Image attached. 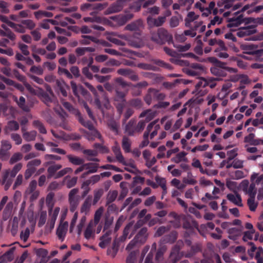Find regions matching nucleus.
<instances>
[{
    "instance_id": "nucleus-26",
    "label": "nucleus",
    "mask_w": 263,
    "mask_h": 263,
    "mask_svg": "<svg viewBox=\"0 0 263 263\" xmlns=\"http://www.w3.org/2000/svg\"><path fill=\"white\" fill-rule=\"evenodd\" d=\"M215 79H210L209 80H206L205 79H202L198 83L196 84V87L197 88L202 87L204 88L207 86H210L211 88H213L215 87L216 83H213V81Z\"/></svg>"
},
{
    "instance_id": "nucleus-47",
    "label": "nucleus",
    "mask_w": 263,
    "mask_h": 263,
    "mask_svg": "<svg viewBox=\"0 0 263 263\" xmlns=\"http://www.w3.org/2000/svg\"><path fill=\"white\" fill-rule=\"evenodd\" d=\"M152 93V97L154 100H163L165 98V95L162 92H160L159 90L154 89L150 88Z\"/></svg>"
},
{
    "instance_id": "nucleus-35",
    "label": "nucleus",
    "mask_w": 263,
    "mask_h": 263,
    "mask_svg": "<svg viewBox=\"0 0 263 263\" xmlns=\"http://www.w3.org/2000/svg\"><path fill=\"white\" fill-rule=\"evenodd\" d=\"M131 140L126 136H123L122 141V147L125 153H129L131 151Z\"/></svg>"
},
{
    "instance_id": "nucleus-18",
    "label": "nucleus",
    "mask_w": 263,
    "mask_h": 263,
    "mask_svg": "<svg viewBox=\"0 0 263 263\" xmlns=\"http://www.w3.org/2000/svg\"><path fill=\"white\" fill-rule=\"evenodd\" d=\"M134 16L132 13H126L125 14L118 15L112 17V19L117 22V23L122 26L124 25L128 21L132 19Z\"/></svg>"
},
{
    "instance_id": "nucleus-49",
    "label": "nucleus",
    "mask_w": 263,
    "mask_h": 263,
    "mask_svg": "<svg viewBox=\"0 0 263 263\" xmlns=\"http://www.w3.org/2000/svg\"><path fill=\"white\" fill-rule=\"evenodd\" d=\"M10 27L14 29V30L20 33H24L26 32V28L23 26V24H16L13 22L10 23Z\"/></svg>"
},
{
    "instance_id": "nucleus-17",
    "label": "nucleus",
    "mask_w": 263,
    "mask_h": 263,
    "mask_svg": "<svg viewBox=\"0 0 263 263\" xmlns=\"http://www.w3.org/2000/svg\"><path fill=\"white\" fill-rule=\"evenodd\" d=\"M165 17L159 16L157 18H154L152 16H148L147 23L151 27H160L163 25L165 22Z\"/></svg>"
},
{
    "instance_id": "nucleus-3",
    "label": "nucleus",
    "mask_w": 263,
    "mask_h": 263,
    "mask_svg": "<svg viewBox=\"0 0 263 263\" xmlns=\"http://www.w3.org/2000/svg\"><path fill=\"white\" fill-rule=\"evenodd\" d=\"M183 246L184 242L182 240H179L172 248L169 256L171 263H177L183 256L185 257V251H180Z\"/></svg>"
},
{
    "instance_id": "nucleus-46",
    "label": "nucleus",
    "mask_w": 263,
    "mask_h": 263,
    "mask_svg": "<svg viewBox=\"0 0 263 263\" xmlns=\"http://www.w3.org/2000/svg\"><path fill=\"white\" fill-rule=\"evenodd\" d=\"M211 72L213 74L219 77H225L227 74L224 69L214 66L211 68Z\"/></svg>"
},
{
    "instance_id": "nucleus-29",
    "label": "nucleus",
    "mask_w": 263,
    "mask_h": 263,
    "mask_svg": "<svg viewBox=\"0 0 263 263\" xmlns=\"http://www.w3.org/2000/svg\"><path fill=\"white\" fill-rule=\"evenodd\" d=\"M227 198L229 201L239 206H242L243 204L241 202V198L239 194H237L235 196L233 194H228L227 196Z\"/></svg>"
},
{
    "instance_id": "nucleus-53",
    "label": "nucleus",
    "mask_w": 263,
    "mask_h": 263,
    "mask_svg": "<svg viewBox=\"0 0 263 263\" xmlns=\"http://www.w3.org/2000/svg\"><path fill=\"white\" fill-rule=\"evenodd\" d=\"M104 194V190L102 189H99L95 190L93 191L94 197L93 199V204L95 205L97 203L99 200Z\"/></svg>"
},
{
    "instance_id": "nucleus-24",
    "label": "nucleus",
    "mask_w": 263,
    "mask_h": 263,
    "mask_svg": "<svg viewBox=\"0 0 263 263\" xmlns=\"http://www.w3.org/2000/svg\"><path fill=\"white\" fill-rule=\"evenodd\" d=\"M143 27V22L141 19L137 20L129 24L126 27L125 29L129 31H137Z\"/></svg>"
},
{
    "instance_id": "nucleus-62",
    "label": "nucleus",
    "mask_w": 263,
    "mask_h": 263,
    "mask_svg": "<svg viewBox=\"0 0 263 263\" xmlns=\"http://www.w3.org/2000/svg\"><path fill=\"white\" fill-rule=\"evenodd\" d=\"M72 172V169L70 167H65L64 169L59 171L55 174V176H54V179H58L62 177L63 176H65L66 174H67L68 173H70Z\"/></svg>"
},
{
    "instance_id": "nucleus-20",
    "label": "nucleus",
    "mask_w": 263,
    "mask_h": 263,
    "mask_svg": "<svg viewBox=\"0 0 263 263\" xmlns=\"http://www.w3.org/2000/svg\"><path fill=\"white\" fill-rule=\"evenodd\" d=\"M178 234L176 231H173L168 234L164 235L161 239L162 243H173L177 239Z\"/></svg>"
},
{
    "instance_id": "nucleus-61",
    "label": "nucleus",
    "mask_w": 263,
    "mask_h": 263,
    "mask_svg": "<svg viewBox=\"0 0 263 263\" xmlns=\"http://www.w3.org/2000/svg\"><path fill=\"white\" fill-rule=\"evenodd\" d=\"M255 197H249L247 200V204L251 211H255L257 206V203L255 202Z\"/></svg>"
},
{
    "instance_id": "nucleus-37",
    "label": "nucleus",
    "mask_w": 263,
    "mask_h": 263,
    "mask_svg": "<svg viewBox=\"0 0 263 263\" xmlns=\"http://www.w3.org/2000/svg\"><path fill=\"white\" fill-rule=\"evenodd\" d=\"M66 157L69 161L73 165H80L84 163V160L83 158L72 155H68Z\"/></svg>"
},
{
    "instance_id": "nucleus-4",
    "label": "nucleus",
    "mask_w": 263,
    "mask_h": 263,
    "mask_svg": "<svg viewBox=\"0 0 263 263\" xmlns=\"http://www.w3.org/2000/svg\"><path fill=\"white\" fill-rule=\"evenodd\" d=\"M147 229L145 227L142 228L135 236L133 240H132L127 246L126 250L132 249L137 243L142 244L144 243L146 240L147 234Z\"/></svg>"
},
{
    "instance_id": "nucleus-16",
    "label": "nucleus",
    "mask_w": 263,
    "mask_h": 263,
    "mask_svg": "<svg viewBox=\"0 0 263 263\" xmlns=\"http://www.w3.org/2000/svg\"><path fill=\"white\" fill-rule=\"evenodd\" d=\"M257 46L251 44H243L241 46V48L244 51L243 53L248 54L255 55V54H259L261 50L257 49Z\"/></svg>"
},
{
    "instance_id": "nucleus-7",
    "label": "nucleus",
    "mask_w": 263,
    "mask_h": 263,
    "mask_svg": "<svg viewBox=\"0 0 263 263\" xmlns=\"http://www.w3.org/2000/svg\"><path fill=\"white\" fill-rule=\"evenodd\" d=\"M79 189L74 188L72 189L68 194L69 210L72 213L76 210L79 204V196L77 195Z\"/></svg>"
},
{
    "instance_id": "nucleus-2",
    "label": "nucleus",
    "mask_w": 263,
    "mask_h": 263,
    "mask_svg": "<svg viewBox=\"0 0 263 263\" xmlns=\"http://www.w3.org/2000/svg\"><path fill=\"white\" fill-rule=\"evenodd\" d=\"M132 225L128 224L124 229L123 235L119 238H116L112 243V247L108 249L107 254L114 257L118 251L120 242H123L126 239Z\"/></svg>"
},
{
    "instance_id": "nucleus-57",
    "label": "nucleus",
    "mask_w": 263,
    "mask_h": 263,
    "mask_svg": "<svg viewBox=\"0 0 263 263\" xmlns=\"http://www.w3.org/2000/svg\"><path fill=\"white\" fill-rule=\"evenodd\" d=\"M33 125L36 128H37L39 132L43 134H45L47 133V130L43 124V123L39 120H34L33 122Z\"/></svg>"
},
{
    "instance_id": "nucleus-28",
    "label": "nucleus",
    "mask_w": 263,
    "mask_h": 263,
    "mask_svg": "<svg viewBox=\"0 0 263 263\" xmlns=\"http://www.w3.org/2000/svg\"><path fill=\"white\" fill-rule=\"evenodd\" d=\"M87 139L89 140H94L96 138H98L101 142H104L103 138L100 133L95 128L90 130L87 133Z\"/></svg>"
},
{
    "instance_id": "nucleus-41",
    "label": "nucleus",
    "mask_w": 263,
    "mask_h": 263,
    "mask_svg": "<svg viewBox=\"0 0 263 263\" xmlns=\"http://www.w3.org/2000/svg\"><path fill=\"white\" fill-rule=\"evenodd\" d=\"M54 197V193L53 192L49 193L46 197V203L48 207V212L50 214L51 211H52V208L53 207L54 202H53V198Z\"/></svg>"
},
{
    "instance_id": "nucleus-9",
    "label": "nucleus",
    "mask_w": 263,
    "mask_h": 263,
    "mask_svg": "<svg viewBox=\"0 0 263 263\" xmlns=\"http://www.w3.org/2000/svg\"><path fill=\"white\" fill-rule=\"evenodd\" d=\"M107 6L106 4H89L85 3L81 6V10L82 11H86L87 10H93L94 11L91 12V15H94L97 13V11H101L103 10Z\"/></svg>"
},
{
    "instance_id": "nucleus-22",
    "label": "nucleus",
    "mask_w": 263,
    "mask_h": 263,
    "mask_svg": "<svg viewBox=\"0 0 263 263\" xmlns=\"http://www.w3.org/2000/svg\"><path fill=\"white\" fill-rule=\"evenodd\" d=\"M76 116H77L79 122L85 127L91 130L95 128L92 122L90 121H85L82 116L81 112L79 110H76Z\"/></svg>"
},
{
    "instance_id": "nucleus-11",
    "label": "nucleus",
    "mask_w": 263,
    "mask_h": 263,
    "mask_svg": "<svg viewBox=\"0 0 263 263\" xmlns=\"http://www.w3.org/2000/svg\"><path fill=\"white\" fill-rule=\"evenodd\" d=\"M203 70L204 68L201 64L191 63L189 65V68L186 70L185 72L189 76H199Z\"/></svg>"
},
{
    "instance_id": "nucleus-54",
    "label": "nucleus",
    "mask_w": 263,
    "mask_h": 263,
    "mask_svg": "<svg viewBox=\"0 0 263 263\" xmlns=\"http://www.w3.org/2000/svg\"><path fill=\"white\" fill-rule=\"evenodd\" d=\"M21 24L25 26V28L32 30L36 26V24L32 20H23Z\"/></svg>"
},
{
    "instance_id": "nucleus-42",
    "label": "nucleus",
    "mask_w": 263,
    "mask_h": 263,
    "mask_svg": "<svg viewBox=\"0 0 263 263\" xmlns=\"http://www.w3.org/2000/svg\"><path fill=\"white\" fill-rule=\"evenodd\" d=\"M95 51V49L93 47H78L76 49L75 52L77 57L84 55L86 52H92Z\"/></svg>"
},
{
    "instance_id": "nucleus-34",
    "label": "nucleus",
    "mask_w": 263,
    "mask_h": 263,
    "mask_svg": "<svg viewBox=\"0 0 263 263\" xmlns=\"http://www.w3.org/2000/svg\"><path fill=\"white\" fill-rule=\"evenodd\" d=\"M156 116V112L153 111L151 109H147L142 111L140 116L139 118H143L146 117L145 121L148 122L152 120Z\"/></svg>"
},
{
    "instance_id": "nucleus-55",
    "label": "nucleus",
    "mask_w": 263,
    "mask_h": 263,
    "mask_svg": "<svg viewBox=\"0 0 263 263\" xmlns=\"http://www.w3.org/2000/svg\"><path fill=\"white\" fill-rule=\"evenodd\" d=\"M93 147L96 150H98V152L100 153L106 154L109 152L108 148L103 145L102 143H96L93 144Z\"/></svg>"
},
{
    "instance_id": "nucleus-30",
    "label": "nucleus",
    "mask_w": 263,
    "mask_h": 263,
    "mask_svg": "<svg viewBox=\"0 0 263 263\" xmlns=\"http://www.w3.org/2000/svg\"><path fill=\"white\" fill-rule=\"evenodd\" d=\"M182 227L183 229L189 230L191 232H193L194 229H197L198 231V224L196 221H189L185 220L183 222Z\"/></svg>"
},
{
    "instance_id": "nucleus-60",
    "label": "nucleus",
    "mask_w": 263,
    "mask_h": 263,
    "mask_svg": "<svg viewBox=\"0 0 263 263\" xmlns=\"http://www.w3.org/2000/svg\"><path fill=\"white\" fill-rule=\"evenodd\" d=\"M128 104L130 106L136 108H140L142 106V102L140 99L135 98L129 101Z\"/></svg>"
},
{
    "instance_id": "nucleus-63",
    "label": "nucleus",
    "mask_w": 263,
    "mask_h": 263,
    "mask_svg": "<svg viewBox=\"0 0 263 263\" xmlns=\"http://www.w3.org/2000/svg\"><path fill=\"white\" fill-rule=\"evenodd\" d=\"M138 253V251L131 252L126 258V263H135Z\"/></svg>"
},
{
    "instance_id": "nucleus-43",
    "label": "nucleus",
    "mask_w": 263,
    "mask_h": 263,
    "mask_svg": "<svg viewBox=\"0 0 263 263\" xmlns=\"http://www.w3.org/2000/svg\"><path fill=\"white\" fill-rule=\"evenodd\" d=\"M18 129V123L14 120H12L8 122L7 125L5 128V131L6 133H7L8 130L16 131Z\"/></svg>"
},
{
    "instance_id": "nucleus-1",
    "label": "nucleus",
    "mask_w": 263,
    "mask_h": 263,
    "mask_svg": "<svg viewBox=\"0 0 263 263\" xmlns=\"http://www.w3.org/2000/svg\"><path fill=\"white\" fill-rule=\"evenodd\" d=\"M152 40L156 43L163 45L165 43L168 44L173 43L172 35L164 28H159L156 33L152 36Z\"/></svg>"
},
{
    "instance_id": "nucleus-25",
    "label": "nucleus",
    "mask_w": 263,
    "mask_h": 263,
    "mask_svg": "<svg viewBox=\"0 0 263 263\" xmlns=\"http://www.w3.org/2000/svg\"><path fill=\"white\" fill-rule=\"evenodd\" d=\"M55 87L58 92H60L63 97H67L66 88L68 86L63 80L56 81Z\"/></svg>"
},
{
    "instance_id": "nucleus-12",
    "label": "nucleus",
    "mask_w": 263,
    "mask_h": 263,
    "mask_svg": "<svg viewBox=\"0 0 263 263\" xmlns=\"http://www.w3.org/2000/svg\"><path fill=\"white\" fill-rule=\"evenodd\" d=\"M109 224L105 222L104 227V231L106 230L105 234L100 238V242L99 243V247L101 248H105L110 242L111 238L109 237L111 234V231L108 230Z\"/></svg>"
},
{
    "instance_id": "nucleus-59",
    "label": "nucleus",
    "mask_w": 263,
    "mask_h": 263,
    "mask_svg": "<svg viewBox=\"0 0 263 263\" xmlns=\"http://www.w3.org/2000/svg\"><path fill=\"white\" fill-rule=\"evenodd\" d=\"M83 39L80 42L82 45H88L91 42H96V38L89 35H82Z\"/></svg>"
},
{
    "instance_id": "nucleus-50",
    "label": "nucleus",
    "mask_w": 263,
    "mask_h": 263,
    "mask_svg": "<svg viewBox=\"0 0 263 263\" xmlns=\"http://www.w3.org/2000/svg\"><path fill=\"white\" fill-rule=\"evenodd\" d=\"M202 24V22H200L197 23L193 29H192L191 30H184L183 33H184L185 36H190L193 37L196 35V30L199 26H201Z\"/></svg>"
},
{
    "instance_id": "nucleus-33",
    "label": "nucleus",
    "mask_w": 263,
    "mask_h": 263,
    "mask_svg": "<svg viewBox=\"0 0 263 263\" xmlns=\"http://www.w3.org/2000/svg\"><path fill=\"white\" fill-rule=\"evenodd\" d=\"M115 95L114 100L117 101H125L126 93L123 91H120L118 86L116 85L115 87Z\"/></svg>"
},
{
    "instance_id": "nucleus-23",
    "label": "nucleus",
    "mask_w": 263,
    "mask_h": 263,
    "mask_svg": "<svg viewBox=\"0 0 263 263\" xmlns=\"http://www.w3.org/2000/svg\"><path fill=\"white\" fill-rule=\"evenodd\" d=\"M210 61L211 62L213 63L215 65L214 67H219L220 68H223L225 70L228 71L229 72H235V69L233 68L228 67H227L226 63L221 62L219 61L217 58H211L210 59Z\"/></svg>"
},
{
    "instance_id": "nucleus-27",
    "label": "nucleus",
    "mask_w": 263,
    "mask_h": 263,
    "mask_svg": "<svg viewBox=\"0 0 263 263\" xmlns=\"http://www.w3.org/2000/svg\"><path fill=\"white\" fill-rule=\"evenodd\" d=\"M62 167V165L60 164H54L53 165H50L47 168L48 178H51L52 177L54 178L55 174H56V172L60 170Z\"/></svg>"
},
{
    "instance_id": "nucleus-10",
    "label": "nucleus",
    "mask_w": 263,
    "mask_h": 263,
    "mask_svg": "<svg viewBox=\"0 0 263 263\" xmlns=\"http://www.w3.org/2000/svg\"><path fill=\"white\" fill-rule=\"evenodd\" d=\"M128 0H117L114 3L105 11L106 14H109L121 11Z\"/></svg>"
},
{
    "instance_id": "nucleus-44",
    "label": "nucleus",
    "mask_w": 263,
    "mask_h": 263,
    "mask_svg": "<svg viewBox=\"0 0 263 263\" xmlns=\"http://www.w3.org/2000/svg\"><path fill=\"white\" fill-rule=\"evenodd\" d=\"M251 181L257 185H263V174L259 175L258 173H253L251 176Z\"/></svg>"
},
{
    "instance_id": "nucleus-36",
    "label": "nucleus",
    "mask_w": 263,
    "mask_h": 263,
    "mask_svg": "<svg viewBox=\"0 0 263 263\" xmlns=\"http://www.w3.org/2000/svg\"><path fill=\"white\" fill-rule=\"evenodd\" d=\"M13 208V203L11 201L9 202L5 206L3 214V218L7 220L11 215Z\"/></svg>"
},
{
    "instance_id": "nucleus-14",
    "label": "nucleus",
    "mask_w": 263,
    "mask_h": 263,
    "mask_svg": "<svg viewBox=\"0 0 263 263\" xmlns=\"http://www.w3.org/2000/svg\"><path fill=\"white\" fill-rule=\"evenodd\" d=\"M62 219H61V222L57 229L56 233L59 239L63 241L64 240L67 231L68 223L67 221L62 222Z\"/></svg>"
},
{
    "instance_id": "nucleus-6",
    "label": "nucleus",
    "mask_w": 263,
    "mask_h": 263,
    "mask_svg": "<svg viewBox=\"0 0 263 263\" xmlns=\"http://www.w3.org/2000/svg\"><path fill=\"white\" fill-rule=\"evenodd\" d=\"M17 173L13 172L12 170L7 169L2 173V184L4 185V189L8 190L11 185L13 178Z\"/></svg>"
},
{
    "instance_id": "nucleus-64",
    "label": "nucleus",
    "mask_w": 263,
    "mask_h": 263,
    "mask_svg": "<svg viewBox=\"0 0 263 263\" xmlns=\"http://www.w3.org/2000/svg\"><path fill=\"white\" fill-rule=\"evenodd\" d=\"M23 158V155L20 153H14L10 158L9 163L13 164L17 161L21 160Z\"/></svg>"
},
{
    "instance_id": "nucleus-51",
    "label": "nucleus",
    "mask_w": 263,
    "mask_h": 263,
    "mask_svg": "<svg viewBox=\"0 0 263 263\" xmlns=\"http://www.w3.org/2000/svg\"><path fill=\"white\" fill-rule=\"evenodd\" d=\"M152 62L157 66L167 69L171 70L173 68L171 65L161 60L154 59L152 60Z\"/></svg>"
},
{
    "instance_id": "nucleus-21",
    "label": "nucleus",
    "mask_w": 263,
    "mask_h": 263,
    "mask_svg": "<svg viewBox=\"0 0 263 263\" xmlns=\"http://www.w3.org/2000/svg\"><path fill=\"white\" fill-rule=\"evenodd\" d=\"M202 251V246L200 243H196L191 247L190 250L185 251V257L191 258L196 253Z\"/></svg>"
},
{
    "instance_id": "nucleus-58",
    "label": "nucleus",
    "mask_w": 263,
    "mask_h": 263,
    "mask_svg": "<svg viewBox=\"0 0 263 263\" xmlns=\"http://www.w3.org/2000/svg\"><path fill=\"white\" fill-rule=\"evenodd\" d=\"M145 0H136L130 6V8L135 12H139L141 8L142 3Z\"/></svg>"
},
{
    "instance_id": "nucleus-19",
    "label": "nucleus",
    "mask_w": 263,
    "mask_h": 263,
    "mask_svg": "<svg viewBox=\"0 0 263 263\" xmlns=\"http://www.w3.org/2000/svg\"><path fill=\"white\" fill-rule=\"evenodd\" d=\"M35 95H37L41 100L46 104L52 102L54 96H51L47 92H46L42 88H39L37 92L35 91Z\"/></svg>"
},
{
    "instance_id": "nucleus-52",
    "label": "nucleus",
    "mask_w": 263,
    "mask_h": 263,
    "mask_svg": "<svg viewBox=\"0 0 263 263\" xmlns=\"http://www.w3.org/2000/svg\"><path fill=\"white\" fill-rule=\"evenodd\" d=\"M115 82L117 84V86H120L123 88H125L127 87H131L133 86L132 83L125 81L121 77L117 78L115 80Z\"/></svg>"
},
{
    "instance_id": "nucleus-32",
    "label": "nucleus",
    "mask_w": 263,
    "mask_h": 263,
    "mask_svg": "<svg viewBox=\"0 0 263 263\" xmlns=\"http://www.w3.org/2000/svg\"><path fill=\"white\" fill-rule=\"evenodd\" d=\"M112 152L116 156V159L120 163H123V164H125V162L124 161V158L122 155L121 152V149L118 145L114 146L112 147Z\"/></svg>"
},
{
    "instance_id": "nucleus-39",
    "label": "nucleus",
    "mask_w": 263,
    "mask_h": 263,
    "mask_svg": "<svg viewBox=\"0 0 263 263\" xmlns=\"http://www.w3.org/2000/svg\"><path fill=\"white\" fill-rule=\"evenodd\" d=\"M118 195V192L116 190L109 191L107 193L106 196V205H109L112 203L117 198Z\"/></svg>"
},
{
    "instance_id": "nucleus-15",
    "label": "nucleus",
    "mask_w": 263,
    "mask_h": 263,
    "mask_svg": "<svg viewBox=\"0 0 263 263\" xmlns=\"http://www.w3.org/2000/svg\"><path fill=\"white\" fill-rule=\"evenodd\" d=\"M13 74L18 81L23 83L24 86L30 93H35V90L26 82V78L24 76L21 74L16 69L13 70Z\"/></svg>"
},
{
    "instance_id": "nucleus-56",
    "label": "nucleus",
    "mask_w": 263,
    "mask_h": 263,
    "mask_svg": "<svg viewBox=\"0 0 263 263\" xmlns=\"http://www.w3.org/2000/svg\"><path fill=\"white\" fill-rule=\"evenodd\" d=\"M0 36L7 37L12 41H14L16 39V35L13 32L7 33V31L3 30L0 28Z\"/></svg>"
},
{
    "instance_id": "nucleus-48",
    "label": "nucleus",
    "mask_w": 263,
    "mask_h": 263,
    "mask_svg": "<svg viewBox=\"0 0 263 263\" xmlns=\"http://www.w3.org/2000/svg\"><path fill=\"white\" fill-rule=\"evenodd\" d=\"M36 132L35 130H31L29 132H25L23 134L24 139L26 141H34L35 139L36 136Z\"/></svg>"
},
{
    "instance_id": "nucleus-40",
    "label": "nucleus",
    "mask_w": 263,
    "mask_h": 263,
    "mask_svg": "<svg viewBox=\"0 0 263 263\" xmlns=\"http://www.w3.org/2000/svg\"><path fill=\"white\" fill-rule=\"evenodd\" d=\"M14 100L16 102L19 107L22 110L25 111H29V108L28 106L26 105V100L24 97L21 96L18 100L17 97H15Z\"/></svg>"
},
{
    "instance_id": "nucleus-31",
    "label": "nucleus",
    "mask_w": 263,
    "mask_h": 263,
    "mask_svg": "<svg viewBox=\"0 0 263 263\" xmlns=\"http://www.w3.org/2000/svg\"><path fill=\"white\" fill-rule=\"evenodd\" d=\"M125 132L129 136H134L136 132V121L130 120L125 126Z\"/></svg>"
},
{
    "instance_id": "nucleus-38",
    "label": "nucleus",
    "mask_w": 263,
    "mask_h": 263,
    "mask_svg": "<svg viewBox=\"0 0 263 263\" xmlns=\"http://www.w3.org/2000/svg\"><path fill=\"white\" fill-rule=\"evenodd\" d=\"M91 200H92V197L91 196H88L84 202H83V204L81 206V213H87L91 206Z\"/></svg>"
},
{
    "instance_id": "nucleus-5",
    "label": "nucleus",
    "mask_w": 263,
    "mask_h": 263,
    "mask_svg": "<svg viewBox=\"0 0 263 263\" xmlns=\"http://www.w3.org/2000/svg\"><path fill=\"white\" fill-rule=\"evenodd\" d=\"M17 173L13 172L12 170L7 169L2 173V184L4 185V189L8 190L11 185L13 178Z\"/></svg>"
},
{
    "instance_id": "nucleus-8",
    "label": "nucleus",
    "mask_w": 263,
    "mask_h": 263,
    "mask_svg": "<svg viewBox=\"0 0 263 263\" xmlns=\"http://www.w3.org/2000/svg\"><path fill=\"white\" fill-rule=\"evenodd\" d=\"M41 164L40 159H35L29 161L26 165L27 169L25 170L24 176L26 180L29 179L32 175L36 172V167L40 166Z\"/></svg>"
},
{
    "instance_id": "nucleus-45",
    "label": "nucleus",
    "mask_w": 263,
    "mask_h": 263,
    "mask_svg": "<svg viewBox=\"0 0 263 263\" xmlns=\"http://www.w3.org/2000/svg\"><path fill=\"white\" fill-rule=\"evenodd\" d=\"M243 18L242 14H240L235 18H230L229 20L230 23L228 24L229 27L233 26H237L243 22Z\"/></svg>"
},
{
    "instance_id": "nucleus-13",
    "label": "nucleus",
    "mask_w": 263,
    "mask_h": 263,
    "mask_svg": "<svg viewBox=\"0 0 263 263\" xmlns=\"http://www.w3.org/2000/svg\"><path fill=\"white\" fill-rule=\"evenodd\" d=\"M255 25L248 26L240 28L236 32V35L240 37L249 36L256 32Z\"/></svg>"
}]
</instances>
